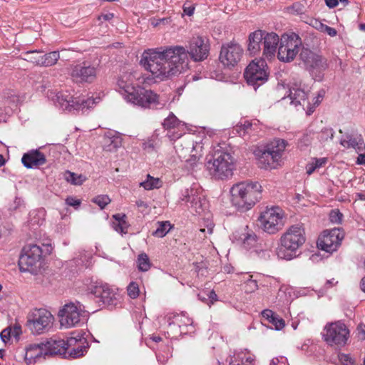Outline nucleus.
Masks as SVG:
<instances>
[{
  "label": "nucleus",
  "mask_w": 365,
  "mask_h": 365,
  "mask_svg": "<svg viewBox=\"0 0 365 365\" xmlns=\"http://www.w3.org/2000/svg\"><path fill=\"white\" fill-rule=\"evenodd\" d=\"M254 153L257 160V165L262 169H275L281 162L266 147L263 149L256 150Z\"/></svg>",
  "instance_id": "25"
},
{
  "label": "nucleus",
  "mask_w": 365,
  "mask_h": 365,
  "mask_svg": "<svg viewBox=\"0 0 365 365\" xmlns=\"http://www.w3.org/2000/svg\"><path fill=\"white\" fill-rule=\"evenodd\" d=\"M247 83L256 90L268 80L267 66L262 59L252 61L244 73Z\"/></svg>",
  "instance_id": "14"
},
{
  "label": "nucleus",
  "mask_w": 365,
  "mask_h": 365,
  "mask_svg": "<svg viewBox=\"0 0 365 365\" xmlns=\"http://www.w3.org/2000/svg\"><path fill=\"white\" fill-rule=\"evenodd\" d=\"M283 212L279 207L267 209L259 217L260 226L269 234L277 232L283 226Z\"/></svg>",
  "instance_id": "16"
},
{
  "label": "nucleus",
  "mask_w": 365,
  "mask_h": 365,
  "mask_svg": "<svg viewBox=\"0 0 365 365\" xmlns=\"http://www.w3.org/2000/svg\"><path fill=\"white\" fill-rule=\"evenodd\" d=\"M324 90H321L320 91H319L317 96L316 98H314V107L317 106L320 103V102L322 101V100L324 98Z\"/></svg>",
  "instance_id": "64"
},
{
  "label": "nucleus",
  "mask_w": 365,
  "mask_h": 365,
  "mask_svg": "<svg viewBox=\"0 0 365 365\" xmlns=\"http://www.w3.org/2000/svg\"><path fill=\"white\" fill-rule=\"evenodd\" d=\"M3 98V111L6 118V115H11L15 110H17L19 103V97L15 91L9 90L4 93Z\"/></svg>",
  "instance_id": "29"
},
{
  "label": "nucleus",
  "mask_w": 365,
  "mask_h": 365,
  "mask_svg": "<svg viewBox=\"0 0 365 365\" xmlns=\"http://www.w3.org/2000/svg\"><path fill=\"white\" fill-rule=\"evenodd\" d=\"M323 337L331 346H344L349 337V330L345 324L340 321L329 323L324 329Z\"/></svg>",
  "instance_id": "13"
},
{
  "label": "nucleus",
  "mask_w": 365,
  "mask_h": 365,
  "mask_svg": "<svg viewBox=\"0 0 365 365\" xmlns=\"http://www.w3.org/2000/svg\"><path fill=\"white\" fill-rule=\"evenodd\" d=\"M58 316L61 327L66 329L78 326L87 317L84 306L78 302L65 304Z\"/></svg>",
  "instance_id": "8"
},
{
  "label": "nucleus",
  "mask_w": 365,
  "mask_h": 365,
  "mask_svg": "<svg viewBox=\"0 0 365 365\" xmlns=\"http://www.w3.org/2000/svg\"><path fill=\"white\" fill-rule=\"evenodd\" d=\"M311 26L316 29L317 30L319 31H322L324 26L325 24H324L322 21H320L318 19H309V21L307 22Z\"/></svg>",
  "instance_id": "53"
},
{
  "label": "nucleus",
  "mask_w": 365,
  "mask_h": 365,
  "mask_svg": "<svg viewBox=\"0 0 365 365\" xmlns=\"http://www.w3.org/2000/svg\"><path fill=\"white\" fill-rule=\"evenodd\" d=\"M242 54L243 49L239 44L229 43L222 45L219 59L225 66H235L240 61Z\"/></svg>",
  "instance_id": "21"
},
{
  "label": "nucleus",
  "mask_w": 365,
  "mask_h": 365,
  "mask_svg": "<svg viewBox=\"0 0 365 365\" xmlns=\"http://www.w3.org/2000/svg\"><path fill=\"white\" fill-rule=\"evenodd\" d=\"M210 174L217 179H225L232 175L234 159L231 153L220 145L214 148L212 158L206 164Z\"/></svg>",
  "instance_id": "6"
},
{
  "label": "nucleus",
  "mask_w": 365,
  "mask_h": 365,
  "mask_svg": "<svg viewBox=\"0 0 365 365\" xmlns=\"http://www.w3.org/2000/svg\"><path fill=\"white\" fill-rule=\"evenodd\" d=\"M25 56L26 61L38 66H40V63L42 61L41 53L37 50L26 52Z\"/></svg>",
  "instance_id": "44"
},
{
  "label": "nucleus",
  "mask_w": 365,
  "mask_h": 365,
  "mask_svg": "<svg viewBox=\"0 0 365 365\" xmlns=\"http://www.w3.org/2000/svg\"><path fill=\"white\" fill-rule=\"evenodd\" d=\"M322 32L327 33L329 36L334 37L337 34V31L334 28L330 27L327 25H324V29Z\"/></svg>",
  "instance_id": "61"
},
{
  "label": "nucleus",
  "mask_w": 365,
  "mask_h": 365,
  "mask_svg": "<svg viewBox=\"0 0 365 365\" xmlns=\"http://www.w3.org/2000/svg\"><path fill=\"white\" fill-rule=\"evenodd\" d=\"M66 180L73 185H81L85 180L86 178L82 175H76L74 173L67 171L66 173Z\"/></svg>",
  "instance_id": "45"
},
{
  "label": "nucleus",
  "mask_w": 365,
  "mask_h": 365,
  "mask_svg": "<svg viewBox=\"0 0 365 365\" xmlns=\"http://www.w3.org/2000/svg\"><path fill=\"white\" fill-rule=\"evenodd\" d=\"M54 318L51 313L45 309H32L27 316V326L34 334H41L48 331L52 327Z\"/></svg>",
  "instance_id": "11"
},
{
  "label": "nucleus",
  "mask_w": 365,
  "mask_h": 365,
  "mask_svg": "<svg viewBox=\"0 0 365 365\" xmlns=\"http://www.w3.org/2000/svg\"><path fill=\"white\" fill-rule=\"evenodd\" d=\"M59 58L60 55L58 51H52L42 55V61L40 63V66H51L57 62Z\"/></svg>",
  "instance_id": "40"
},
{
  "label": "nucleus",
  "mask_w": 365,
  "mask_h": 365,
  "mask_svg": "<svg viewBox=\"0 0 365 365\" xmlns=\"http://www.w3.org/2000/svg\"><path fill=\"white\" fill-rule=\"evenodd\" d=\"M308 96V91L304 88L294 86L289 89V97L291 100V103L295 106L298 105L304 106L307 102Z\"/></svg>",
  "instance_id": "33"
},
{
  "label": "nucleus",
  "mask_w": 365,
  "mask_h": 365,
  "mask_svg": "<svg viewBox=\"0 0 365 365\" xmlns=\"http://www.w3.org/2000/svg\"><path fill=\"white\" fill-rule=\"evenodd\" d=\"M192 324V319L185 314H176L174 316L173 320L168 322L170 330L174 331L177 325L180 334L194 332L195 328Z\"/></svg>",
  "instance_id": "26"
},
{
  "label": "nucleus",
  "mask_w": 365,
  "mask_h": 365,
  "mask_svg": "<svg viewBox=\"0 0 365 365\" xmlns=\"http://www.w3.org/2000/svg\"><path fill=\"white\" fill-rule=\"evenodd\" d=\"M279 43L280 38L276 33L259 29L250 34L247 50L250 55L255 56L259 54L262 48V56L270 60L275 56Z\"/></svg>",
  "instance_id": "5"
},
{
  "label": "nucleus",
  "mask_w": 365,
  "mask_h": 365,
  "mask_svg": "<svg viewBox=\"0 0 365 365\" xmlns=\"http://www.w3.org/2000/svg\"><path fill=\"white\" fill-rule=\"evenodd\" d=\"M115 221L113 222L114 230L118 233H127L128 225L126 222V215L124 214H116L113 215Z\"/></svg>",
  "instance_id": "37"
},
{
  "label": "nucleus",
  "mask_w": 365,
  "mask_h": 365,
  "mask_svg": "<svg viewBox=\"0 0 365 365\" xmlns=\"http://www.w3.org/2000/svg\"><path fill=\"white\" fill-rule=\"evenodd\" d=\"M91 294L99 299L104 305L113 306L118 302V294L115 289L110 288L108 284L96 286Z\"/></svg>",
  "instance_id": "23"
},
{
  "label": "nucleus",
  "mask_w": 365,
  "mask_h": 365,
  "mask_svg": "<svg viewBox=\"0 0 365 365\" xmlns=\"http://www.w3.org/2000/svg\"><path fill=\"white\" fill-rule=\"evenodd\" d=\"M128 296L132 299H135L139 295V287L136 282H130L127 288Z\"/></svg>",
  "instance_id": "49"
},
{
  "label": "nucleus",
  "mask_w": 365,
  "mask_h": 365,
  "mask_svg": "<svg viewBox=\"0 0 365 365\" xmlns=\"http://www.w3.org/2000/svg\"><path fill=\"white\" fill-rule=\"evenodd\" d=\"M140 62L153 78L161 80L188 69L187 53L182 46L148 49L143 53Z\"/></svg>",
  "instance_id": "1"
},
{
  "label": "nucleus",
  "mask_w": 365,
  "mask_h": 365,
  "mask_svg": "<svg viewBox=\"0 0 365 365\" xmlns=\"http://www.w3.org/2000/svg\"><path fill=\"white\" fill-rule=\"evenodd\" d=\"M122 145V139L119 136L113 135L104 139L103 148L106 151L112 152Z\"/></svg>",
  "instance_id": "39"
},
{
  "label": "nucleus",
  "mask_w": 365,
  "mask_h": 365,
  "mask_svg": "<svg viewBox=\"0 0 365 365\" xmlns=\"http://www.w3.org/2000/svg\"><path fill=\"white\" fill-rule=\"evenodd\" d=\"M77 339L71 336L67 341L61 339H50L44 342L46 356L58 355L65 359L66 350L76 345Z\"/></svg>",
  "instance_id": "22"
},
{
  "label": "nucleus",
  "mask_w": 365,
  "mask_h": 365,
  "mask_svg": "<svg viewBox=\"0 0 365 365\" xmlns=\"http://www.w3.org/2000/svg\"><path fill=\"white\" fill-rule=\"evenodd\" d=\"M97 73V68L88 62H82L71 66L70 75L76 83H91Z\"/></svg>",
  "instance_id": "20"
},
{
  "label": "nucleus",
  "mask_w": 365,
  "mask_h": 365,
  "mask_svg": "<svg viewBox=\"0 0 365 365\" xmlns=\"http://www.w3.org/2000/svg\"><path fill=\"white\" fill-rule=\"evenodd\" d=\"M171 228V225L169 222H158V227L153 232V235L157 237H163L169 232Z\"/></svg>",
  "instance_id": "43"
},
{
  "label": "nucleus",
  "mask_w": 365,
  "mask_h": 365,
  "mask_svg": "<svg viewBox=\"0 0 365 365\" xmlns=\"http://www.w3.org/2000/svg\"><path fill=\"white\" fill-rule=\"evenodd\" d=\"M110 201L109 196L107 195H98L93 199V202L97 204L101 209H103Z\"/></svg>",
  "instance_id": "47"
},
{
  "label": "nucleus",
  "mask_w": 365,
  "mask_h": 365,
  "mask_svg": "<svg viewBox=\"0 0 365 365\" xmlns=\"http://www.w3.org/2000/svg\"><path fill=\"white\" fill-rule=\"evenodd\" d=\"M66 202L67 205L72 206V207H78L81 204V201L78 199H76L73 197H68L66 199Z\"/></svg>",
  "instance_id": "60"
},
{
  "label": "nucleus",
  "mask_w": 365,
  "mask_h": 365,
  "mask_svg": "<svg viewBox=\"0 0 365 365\" xmlns=\"http://www.w3.org/2000/svg\"><path fill=\"white\" fill-rule=\"evenodd\" d=\"M11 337H14L16 340L19 339L20 335L21 334V327L19 324L14 325V327H11Z\"/></svg>",
  "instance_id": "55"
},
{
  "label": "nucleus",
  "mask_w": 365,
  "mask_h": 365,
  "mask_svg": "<svg viewBox=\"0 0 365 365\" xmlns=\"http://www.w3.org/2000/svg\"><path fill=\"white\" fill-rule=\"evenodd\" d=\"M234 358L235 360L232 357L227 359L229 365H255V356L247 350L238 352Z\"/></svg>",
  "instance_id": "34"
},
{
  "label": "nucleus",
  "mask_w": 365,
  "mask_h": 365,
  "mask_svg": "<svg viewBox=\"0 0 365 365\" xmlns=\"http://www.w3.org/2000/svg\"><path fill=\"white\" fill-rule=\"evenodd\" d=\"M180 200L184 202L187 208L198 215H201L207 207V200L202 195L201 189L195 185L189 189H185L182 192Z\"/></svg>",
  "instance_id": "15"
},
{
  "label": "nucleus",
  "mask_w": 365,
  "mask_h": 365,
  "mask_svg": "<svg viewBox=\"0 0 365 365\" xmlns=\"http://www.w3.org/2000/svg\"><path fill=\"white\" fill-rule=\"evenodd\" d=\"M46 349L44 342L29 344L26 348L25 359L29 363L36 362L41 358H45Z\"/></svg>",
  "instance_id": "32"
},
{
  "label": "nucleus",
  "mask_w": 365,
  "mask_h": 365,
  "mask_svg": "<svg viewBox=\"0 0 365 365\" xmlns=\"http://www.w3.org/2000/svg\"><path fill=\"white\" fill-rule=\"evenodd\" d=\"M232 238L246 250L255 247L257 244V235L252 231L248 230L247 226L240 232L237 231L234 233Z\"/></svg>",
  "instance_id": "28"
},
{
  "label": "nucleus",
  "mask_w": 365,
  "mask_h": 365,
  "mask_svg": "<svg viewBox=\"0 0 365 365\" xmlns=\"http://www.w3.org/2000/svg\"><path fill=\"white\" fill-rule=\"evenodd\" d=\"M53 78L48 75L40 76L36 81L35 87L38 91L45 93L48 99L51 100L56 106L64 111L73 112L84 110L91 108L96 102L91 98L78 96L74 98L68 91L56 92L52 88Z\"/></svg>",
  "instance_id": "2"
},
{
  "label": "nucleus",
  "mask_w": 365,
  "mask_h": 365,
  "mask_svg": "<svg viewBox=\"0 0 365 365\" xmlns=\"http://www.w3.org/2000/svg\"><path fill=\"white\" fill-rule=\"evenodd\" d=\"M232 205L240 210H248L262 197V186L257 182L244 181L230 189Z\"/></svg>",
  "instance_id": "4"
},
{
  "label": "nucleus",
  "mask_w": 365,
  "mask_h": 365,
  "mask_svg": "<svg viewBox=\"0 0 365 365\" xmlns=\"http://www.w3.org/2000/svg\"><path fill=\"white\" fill-rule=\"evenodd\" d=\"M137 264L138 269L142 272L148 271L151 265L149 257L145 253H141L138 255Z\"/></svg>",
  "instance_id": "42"
},
{
  "label": "nucleus",
  "mask_w": 365,
  "mask_h": 365,
  "mask_svg": "<svg viewBox=\"0 0 365 365\" xmlns=\"http://www.w3.org/2000/svg\"><path fill=\"white\" fill-rule=\"evenodd\" d=\"M21 162L26 168H36L44 165L46 162V156L38 150H32L24 154Z\"/></svg>",
  "instance_id": "27"
},
{
  "label": "nucleus",
  "mask_w": 365,
  "mask_h": 365,
  "mask_svg": "<svg viewBox=\"0 0 365 365\" xmlns=\"http://www.w3.org/2000/svg\"><path fill=\"white\" fill-rule=\"evenodd\" d=\"M24 205V200L20 197H16L14 202L10 205V210H17Z\"/></svg>",
  "instance_id": "59"
},
{
  "label": "nucleus",
  "mask_w": 365,
  "mask_h": 365,
  "mask_svg": "<svg viewBox=\"0 0 365 365\" xmlns=\"http://www.w3.org/2000/svg\"><path fill=\"white\" fill-rule=\"evenodd\" d=\"M270 365H287V358L284 356L273 358L271 361Z\"/></svg>",
  "instance_id": "58"
},
{
  "label": "nucleus",
  "mask_w": 365,
  "mask_h": 365,
  "mask_svg": "<svg viewBox=\"0 0 365 365\" xmlns=\"http://www.w3.org/2000/svg\"><path fill=\"white\" fill-rule=\"evenodd\" d=\"M163 125L164 128L167 129V136L170 140H176L182 135V132L175 131V129H178L180 125V121L177 117L173 114L170 113L163 121Z\"/></svg>",
  "instance_id": "30"
},
{
  "label": "nucleus",
  "mask_w": 365,
  "mask_h": 365,
  "mask_svg": "<svg viewBox=\"0 0 365 365\" xmlns=\"http://www.w3.org/2000/svg\"><path fill=\"white\" fill-rule=\"evenodd\" d=\"M343 214L339 210H332L329 213V220L332 223L341 224Z\"/></svg>",
  "instance_id": "50"
},
{
  "label": "nucleus",
  "mask_w": 365,
  "mask_h": 365,
  "mask_svg": "<svg viewBox=\"0 0 365 365\" xmlns=\"http://www.w3.org/2000/svg\"><path fill=\"white\" fill-rule=\"evenodd\" d=\"M135 77L132 73H125L118 81L119 93L127 102L143 108H160L165 106V101L153 91L139 86H135Z\"/></svg>",
  "instance_id": "3"
},
{
  "label": "nucleus",
  "mask_w": 365,
  "mask_h": 365,
  "mask_svg": "<svg viewBox=\"0 0 365 365\" xmlns=\"http://www.w3.org/2000/svg\"><path fill=\"white\" fill-rule=\"evenodd\" d=\"M305 240L304 230L301 225H295L289 227L280 237L278 255L290 259L295 255L296 251L304 245Z\"/></svg>",
  "instance_id": "7"
},
{
  "label": "nucleus",
  "mask_w": 365,
  "mask_h": 365,
  "mask_svg": "<svg viewBox=\"0 0 365 365\" xmlns=\"http://www.w3.org/2000/svg\"><path fill=\"white\" fill-rule=\"evenodd\" d=\"M269 322L274 326L277 330H280L284 327V321L282 319L278 318L276 315Z\"/></svg>",
  "instance_id": "54"
},
{
  "label": "nucleus",
  "mask_w": 365,
  "mask_h": 365,
  "mask_svg": "<svg viewBox=\"0 0 365 365\" xmlns=\"http://www.w3.org/2000/svg\"><path fill=\"white\" fill-rule=\"evenodd\" d=\"M327 163V158H314L306 165V173L311 175L317 170L324 167Z\"/></svg>",
  "instance_id": "38"
},
{
  "label": "nucleus",
  "mask_w": 365,
  "mask_h": 365,
  "mask_svg": "<svg viewBox=\"0 0 365 365\" xmlns=\"http://www.w3.org/2000/svg\"><path fill=\"white\" fill-rule=\"evenodd\" d=\"M287 145V142L285 140L275 139L265 147L272 155H275V158L281 161Z\"/></svg>",
  "instance_id": "35"
},
{
  "label": "nucleus",
  "mask_w": 365,
  "mask_h": 365,
  "mask_svg": "<svg viewBox=\"0 0 365 365\" xmlns=\"http://www.w3.org/2000/svg\"><path fill=\"white\" fill-rule=\"evenodd\" d=\"M344 233L340 228L325 230L317 241V246L327 252H333L340 246L344 239Z\"/></svg>",
  "instance_id": "19"
},
{
  "label": "nucleus",
  "mask_w": 365,
  "mask_h": 365,
  "mask_svg": "<svg viewBox=\"0 0 365 365\" xmlns=\"http://www.w3.org/2000/svg\"><path fill=\"white\" fill-rule=\"evenodd\" d=\"M43 253L41 247L37 245H26L19 259V266L22 272H33L39 263Z\"/></svg>",
  "instance_id": "17"
},
{
  "label": "nucleus",
  "mask_w": 365,
  "mask_h": 365,
  "mask_svg": "<svg viewBox=\"0 0 365 365\" xmlns=\"http://www.w3.org/2000/svg\"><path fill=\"white\" fill-rule=\"evenodd\" d=\"M300 58L314 80L322 81L324 78V71L328 66L326 58L308 48H303L302 50Z\"/></svg>",
  "instance_id": "12"
},
{
  "label": "nucleus",
  "mask_w": 365,
  "mask_h": 365,
  "mask_svg": "<svg viewBox=\"0 0 365 365\" xmlns=\"http://www.w3.org/2000/svg\"><path fill=\"white\" fill-rule=\"evenodd\" d=\"M158 145L157 136H152L143 143V148L148 152L153 151Z\"/></svg>",
  "instance_id": "46"
},
{
  "label": "nucleus",
  "mask_w": 365,
  "mask_h": 365,
  "mask_svg": "<svg viewBox=\"0 0 365 365\" xmlns=\"http://www.w3.org/2000/svg\"><path fill=\"white\" fill-rule=\"evenodd\" d=\"M261 130L262 127L258 120H244L233 128L232 133L242 138H250L258 135Z\"/></svg>",
  "instance_id": "24"
},
{
  "label": "nucleus",
  "mask_w": 365,
  "mask_h": 365,
  "mask_svg": "<svg viewBox=\"0 0 365 365\" xmlns=\"http://www.w3.org/2000/svg\"><path fill=\"white\" fill-rule=\"evenodd\" d=\"M140 186L146 190L159 188L161 186L159 178H155L150 175H147L146 180L140 183Z\"/></svg>",
  "instance_id": "41"
},
{
  "label": "nucleus",
  "mask_w": 365,
  "mask_h": 365,
  "mask_svg": "<svg viewBox=\"0 0 365 365\" xmlns=\"http://www.w3.org/2000/svg\"><path fill=\"white\" fill-rule=\"evenodd\" d=\"M258 289V284L255 279H250L245 284L244 289L247 293H252Z\"/></svg>",
  "instance_id": "51"
},
{
  "label": "nucleus",
  "mask_w": 365,
  "mask_h": 365,
  "mask_svg": "<svg viewBox=\"0 0 365 365\" xmlns=\"http://www.w3.org/2000/svg\"><path fill=\"white\" fill-rule=\"evenodd\" d=\"M312 141V137L309 133H304L302 137L298 140V147L300 149H304L311 145Z\"/></svg>",
  "instance_id": "48"
},
{
  "label": "nucleus",
  "mask_w": 365,
  "mask_h": 365,
  "mask_svg": "<svg viewBox=\"0 0 365 365\" xmlns=\"http://www.w3.org/2000/svg\"><path fill=\"white\" fill-rule=\"evenodd\" d=\"M10 332H11V327H7L0 333V337L3 342L6 343L11 338Z\"/></svg>",
  "instance_id": "56"
},
{
  "label": "nucleus",
  "mask_w": 365,
  "mask_h": 365,
  "mask_svg": "<svg viewBox=\"0 0 365 365\" xmlns=\"http://www.w3.org/2000/svg\"><path fill=\"white\" fill-rule=\"evenodd\" d=\"M302 45V39L295 33H286L281 36L277 58L282 62H291L297 56Z\"/></svg>",
  "instance_id": "10"
},
{
  "label": "nucleus",
  "mask_w": 365,
  "mask_h": 365,
  "mask_svg": "<svg viewBox=\"0 0 365 365\" xmlns=\"http://www.w3.org/2000/svg\"><path fill=\"white\" fill-rule=\"evenodd\" d=\"M341 145L344 148H353L358 153L364 149V143L361 138H354L351 135H347L346 138L341 140Z\"/></svg>",
  "instance_id": "36"
},
{
  "label": "nucleus",
  "mask_w": 365,
  "mask_h": 365,
  "mask_svg": "<svg viewBox=\"0 0 365 365\" xmlns=\"http://www.w3.org/2000/svg\"><path fill=\"white\" fill-rule=\"evenodd\" d=\"M254 252L260 258L268 259L269 257V251L267 249H255Z\"/></svg>",
  "instance_id": "57"
},
{
  "label": "nucleus",
  "mask_w": 365,
  "mask_h": 365,
  "mask_svg": "<svg viewBox=\"0 0 365 365\" xmlns=\"http://www.w3.org/2000/svg\"><path fill=\"white\" fill-rule=\"evenodd\" d=\"M210 43L207 38L201 36H192L189 42L188 50L185 48L188 63L190 57L194 61H202L209 55Z\"/></svg>",
  "instance_id": "18"
},
{
  "label": "nucleus",
  "mask_w": 365,
  "mask_h": 365,
  "mask_svg": "<svg viewBox=\"0 0 365 365\" xmlns=\"http://www.w3.org/2000/svg\"><path fill=\"white\" fill-rule=\"evenodd\" d=\"M262 317L267 319L269 322L272 320L274 317L275 316V314L269 309H265L262 312Z\"/></svg>",
  "instance_id": "63"
},
{
  "label": "nucleus",
  "mask_w": 365,
  "mask_h": 365,
  "mask_svg": "<svg viewBox=\"0 0 365 365\" xmlns=\"http://www.w3.org/2000/svg\"><path fill=\"white\" fill-rule=\"evenodd\" d=\"M75 337L77 339V342L76 345L71 346H73L72 349L66 350L65 359H71L79 358L83 356L88 351V344L86 339L79 335Z\"/></svg>",
  "instance_id": "31"
},
{
  "label": "nucleus",
  "mask_w": 365,
  "mask_h": 365,
  "mask_svg": "<svg viewBox=\"0 0 365 365\" xmlns=\"http://www.w3.org/2000/svg\"><path fill=\"white\" fill-rule=\"evenodd\" d=\"M195 6L193 5H187L186 4L183 5V12L185 15L188 16H191L194 14Z\"/></svg>",
  "instance_id": "62"
},
{
  "label": "nucleus",
  "mask_w": 365,
  "mask_h": 365,
  "mask_svg": "<svg viewBox=\"0 0 365 365\" xmlns=\"http://www.w3.org/2000/svg\"><path fill=\"white\" fill-rule=\"evenodd\" d=\"M175 150L179 158L185 161V167L188 171H192L197 167L202 155L201 143L185 140L183 144L175 145Z\"/></svg>",
  "instance_id": "9"
},
{
  "label": "nucleus",
  "mask_w": 365,
  "mask_h": 365,
  "mask_svg": "<svg viewBox=\"0 0 365 365\" xmlns=\"http://www.w3.org/2000/svg\"><path fill=\"white\" fill-rule=\"evenodd\" d=\"M339 359L341 365H354V360L348 354H339Z\"/></svg>",
  "instance_id": "52"
}]
</instances>
